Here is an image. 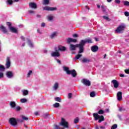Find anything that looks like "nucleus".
I'll list each match as a JSON object with an SVG mask.
<instances>
[{
    "label": "nucleus",
    "mask_w": 129,
    "mask_h": 129,
    "mask_svg": "<svg viewBox=\"0 0 129 129\" xmlns=\"http://www.w3.org/2000/svg\"><path fill=\"white\" fill-rule=\"evenodd\" d=\"M84 44V41H81L79 44H76V45H73L71 44L70 45V50L71 51H74V50H76V48H79L80 50L79 51V53L80 54L81 53H83L84 47H83V44Z\"/></svg>",
    "instance_id": "1"
},
{
    "label": "nucleus",
    "mask_w": 129,
    "mask_h": 129,
    "mask_svg": "<svg viewBox=\"0 0 129 129\" xmlns=\"http://www.w3.org/2000/svg\"><path fill=\"white\" fill-rule=\"evenodd\" d=\"M64 71H66L67 72V74L73 76V77H76V75H77V73H76V71L75 70L70 71L69 70V68L68 67H63Z\"/></svg>",
    "instance_id": "2"
},
{
    "label": "nucleus",
    "mask_w": 129,
    "mask_h": 129,
    "mask_svg": "<svg viewBox=\"0 0 129 129\" xmlns=\"http://www.w3.org/2000/svg\"><path fill=\"white\" fill-rule=\"evenodd\" d=\"M93 115L95 118V120H98L99 119L98 122H101V121H103V120H104V117L102 115L100 116L95 113H93Z\"/></svg>",
    "instance_id": "3"
},
{
    "label": "nucleus",
    "mask_w": 129,
    "mask_h": 129,
    "mask_svg": "<svg viewBox=\"0 0 129 129\" xmlns=\"http://www.w3.org/2000/svg\"><path fill=\"white\" fill-rule=\"evenodd\" d=\"M60 124L62 125V126H63V127L68 128L69 127L68 122L65 121V119L63 118H61Z\"/></svg>",
    "instance_id": "4"
},
{
    "label": "nucleus",
    "mask_w": 129,
    "mask_h": 129,
    "mask_svg": "<svg viewBox=\"0 0 129 129\" xmlns=\"http://www.w3.org/2000/svg\"><path fill=\"white\" fill-rule=\"evenodd\" d=\"M125 28V26L124 25H120L115 30V33H121L123 30Z\"/></svg>",
    "instance_id": "5"
},
{
    "label": "nucleus",
    "mask_w": 129,
    "mask_h": 129,
    "mask_svg": "<svg viewBox=\"0 0 129 129\" xmlns=\"http://www.w3.org/2000/svg\"><path fill=\"white\" fill-rule=\"evenodd\" d=\"M9 122L11 125H13L15 126V125H17L18 124V122H17V120H16V118L12 117L9 120Z\"/></svg>",
    "instance_id": "6"
},
{
    "label": "nucleus",
    "mask_w": 129,
    "mask_h": 129,
    "mask_svg": "<svg viewBox=\"0 0 129 129\" xmlns=\"http://www.w3.org/2000/svg\"><path fill=\"white\" fill-rule=\"evenodd\" d=\"M82 82L86 86H90V85H91V83L90 82V81H89V80L87 79H82Z\"/></svg>",
    "instance_id": "7"
},
{
    "label": "nucleus",
    "mask_w": 129,
    "mask_h": 129,
    "mask_svg": "<svg viewBox=\"0 0 129 129\" xmlns=\"http://www.w3.org/2000/svg\"><path fill=\"white\" fill-rule=\"evenodd\" d=\"M56 9H57L56 8L49 7L48 6L43 8V10H44L45 11H55Z\"/></svg>",
    "instance_id": "8"
},
{
    "label": "nucleus",
    "mask_w": 129,
    "mask_h": 129,
    "mask_svg": "<svg viewBox=\"0 0 129 129\" xmlns=\"http://www.w3.org/2000/svg\"><path fill=\"white\" fill-rule=\"evenodd\" d=\"M6 65V68H10L11 67V60L9 57H8L7 58Z\"/></svg>",
    "instance_id": "9"
},
{
    "label": "nucleus",
    "mask_w": 129,
    "mask_h": 129,
    "mask_svg": "<svg viewBox=\"0 0 129 129\" xmlns=\"http://www.w3.org/2000/svg\"><path fill=\"white\" fill-rule=\"evenodd\" d=\"M117 98L118 100H119V101H120V100L122 99V93H121V92H119L117 93Z\"/></svg>",
    "instance_id": "10"
},
{
    "label": "nucleus",
    "mask_w": 129,
    "mask_h": 129,
    "mask_svg": "<svg viewBox=\"0 0 129 129\" xmlns=\"http://www.w3.org/2000/svg\"><path fill=\"white\" fill-rule=\"evenodd\" d=\"M112 83H113L115 88H117V87H118V82H117V81L113 80L112 81Z\"/></svg>",
    "instance_id": "11"
},
{
    "label": "nucleus",
    "mask_w": 129,
    "mask_h": 129,
    "mask_svg": "<svg viewBox=\"0 0 129 129\" xmlns=\"http://www.w3.org/2000/svg\"><path fill=\"white\" fill-rule=\"evenodd\" d=\"M67 42L69 43H76V42H77V40L76 39H74V38H69L67 39Z\"/></svg>",
    "instance_id": "12"
},
{
    "label": "nucleus",
    "mask_w": 129,
    "mask_h": 129,
    "mask_svg": "<svg viewBox=\"0 0 129 129\" xmlns=\"http://www.w3.org/2000/svg\"><path fill=\"white\" fill-rule=\"evenodd\" d=\"M81 41H83V42H84V44H83V48H84L83 47L84 46V45H85V43H92V40L91 39H86L85 40H81Z\"/></svg>",
    "instance_id": "13"
},
{
    "label": "nucleus",
    "mask_w": 129,
    "mask_h": 129,
    "mask_svg": "<svg viewBox=\"0 0 129 129\" xmlns=\"http://www.w3.org/2000/svg\"><path fill=\"white\" fill-rule=\"evenodd\" d=\"M29 7L32 9H37V5L34 3H29Z\"/></svg>",
    "instance_id": "14"
},
{
    "label": "nucleus",
    "mask_w": 129,
    "mask_h": 129,
    "mask_svg": "<svg viewBox=\"0 0 129 129\" xmlns=\"http://www.w3.org/2000/svg\"><path fill=\"white\" fill-rule=\"evenodd\" d=\"M91 49L92 51V52H96L98 51V47L97 46L95 45L92 46Z\"/></svg>",
    "instance_id": "15"
},
{
    "label": "nucleus",
    "mask_w": 129,
    "mask_h": 129,
    "mask_svg": "<svg viewBox=\"0 0 129 129\" xmlns=\"http://www.w3.org/2000/svg\"><path fill=\"white\" fill-rule=\"evenodd\" d=\"M52 57H59L60 56V53L58 52H53L51 53Z\"/></svg>",
    "instance_id": "16"
},
{
    "label": "nucleus",
    "mask_w": 129,
    "mask_h": 129,
    "mask_svg": "<svg viewBox=\"0 0 129 129\" xmlns=\"http://www.w3.org/2000/svg\"><path fill=\"white\" fill-rule=\"evenodd\" d=\"M0 30L3 32V33H8V31L7 30V29H6V27H4V26L1 25L0 26Z\"/></svg>",
    "instance_id": "17"
},
{
    "label": "nucleus",
    "mask_w": 129,
    "mask_h": 129,
    "mask_svg": "<svg viewBox=\"0 0 129 129\" xmlns=\"http://www.w3.org/2000/svg\"><path fill=\"white\" fill-rule=\"evenodd\" d=\"M9 29L11 31V32H12V33H17L18 32V30H17V29H16V28H14L13 27H10Z\"/></svg>",
    "instance_id": "18"
},
{
    "label": "nucleus",
    "mask_w": 129,
    "mask_h": 129,
    "mask_svg": "<svg viewBox=\"0 0 129 129\" xmlns=\"http://www.w3.org/2000/svg\"><path fill=\"white\" fill-rule=\"evenodd\" d=\"M7 76L8 78H12L13 77V73L12 72H8L7 73Z\"/></svg>",
    "instance_id": "19"
},
{
    "label": "nucleus",
    "mask_w": 129,
    "mask_h": 129,
    "mask_svg": "<svg viewBox=\"0 0 129 129\" xmlns=\"http://www.w3.org/2000/svg\"><path fill=\"white\" fill-rule=\"evenodd\" d=\"M10 106L12 108H14L15 107H16V102H14V101H12L10 102Z\"/></svg>",
    "instance_id": "20"
},
{
    "label": "nucleus",
    "mask_w": 129,
    "mask_h": 129,
    "mask_svg": "<svg viewBox=\"0 0 129 129\" xmlns=\"http://www.w3.org/2000/svg\"><path fill=\"white\" fill-rule=\"evenodd\" d=\"M58 50H59V51H65L66 50V48L64 46L59 45L58 46Z\"/></svg>",
    "instance_id": "21"
},
{
    "label": "nucleus",
    "mask_w": 129,
    "mask_h": 129,
    "mask_svg": "<svg viewBox=\"0 0 129 129\" xmlns=\"http://www.w3.org/2000/svg\"><path fill=\"white\" fill-rule=\"evenodd\" d=\"M82 61L83 63H87V62H90V59H87L86 58H84Z\"/></svg>",
    "instance_id": "22"
},
{
    "label": "nucleus",
    "mask_w": 129,
    "mask_h": 129,
    "mask_svg": "<svg viewBox=\"0 0 129 129\" xmlns=\"http://www.w3.org/2000/svg\"><path fill=\"white\" fill-rule=\"evenodd\" d=\"M43 5H49V0H43Z\"/></svg>",
    "instance_id": "23"
},
{
    "label": "nucleus",
    "mask_w": 129,
    "mask_h": 129,
    "mask_svg": "<svg viewBox=\"0 0 129 129\" xmlns=\"http://www.w3.org/2000/svg\"><path fill=\"white\" fill-rule=\"evenodd\" d=\"M82 54H77L76 56L75 59V60H78V59H79L80 58V57H82Z\"/></svg>",
    "instance_id": "24"
},
{
    "label": "nucleus",
    "mask_w": 129,
    "mask_h": 129,
    "mask_svg": "<svg viewBox=\"0 0 129 129\" xmlns=\"http://www.w3.org/2000/svg\"><path fill=\"white\" fill-rule=\"evenodd\" d=\"M22 92H23V95L24 96L28 95V93H29L27 90H23Z\"/></svg>",
    "instance_id": "25"
},
{
    "label": "nucleus",
    "mask_w": 129,
    "mask_h": 129,
    "mask_svg": "<svg viewBox=\"0 0 129 129\" xmlns=\"http://www.w3.org/2000/svg\"><path fill=\"white\" fill-rule=\"evenodd\" d=\"M124 6L126 7H129V2L128 1H123Z\"/></svg>",
    "instance_id": "26"
},
{
    "label": "nucleus",
    "mask_w": 129,
    "mask_h": 129,
    "mask_svg": "<svg viewBox=\"0 0 129 129\" xmlns=\"http://www.w3.org/2000/svg\"><path fill=\"white\" fill-rule=\"evenodd\" d=\"M56 36H57V33L56 32H54L51 35H50V38L53 39V38L56 37Z\"/></svg>",
    "instance_id": "27"
},
{
    "label": "nucleus",
    "mask_w": 129,
    "mask_h": 129,
    "mask_svg": "<svg viewBox=\"0 0 129 129\" xmlns=\"http://www.w3.org/2000/svg\"><path fill=\"white\" fill-rule=\"evenodd\" d=\"M58 85H58V83H56L54 84V86H53V88H54V90H56L58 88Z\"/></svg>",
    "instance_id": "28"
},
{
    "label": "nucleus",
    "mask_w": 129,
    "mask_h": 129,
    "mask_svg": "<svg viewBox=\"0 0 129 129\" xmlns=\"http://www.w3.org/2000/svg\"><path fill=\"white\" fill-rule=\"evenodd\" d=\"M20 101L22 102V103H25V102H27V100L26 99L23 98L21 99Z\"/></svg>",
    "instance_id": "29"
},
{
    "label": "nucleus",
    "mask_w": 129,
    "mask_h": 129,
    "mask_svg": "<svg viewBox=\"0 0 129 129\" xmlns=\"http://www.w3.org/2000/svg\"><path fill=\"white\" fill-rule=\"evenodd\" d=\"M90 95L91 97H94L95 96V92H92L90 93Z\"/></svg>",
    "instance_id": "30"
},
{
    "label": "nucleus",
    "mask_w": 129,
    "mask_h": 129,
    "mask_svg": "<svg viewBox=\"0 0 129 129\" xmlns=\"http://www.w3.org/2000/svg\"><path fill=\"white\" fill-rule=\"evenodd\" d=\"M117 128V124H114L112 126L111 129H116Z\"/></svg>",
    "instance_id": "31"
},
{
    "label": "nucleus",
    "mask_w": 129,
    "mask_h": 129,
    "mask_svg": "<svg viewBox=\"0 0 129 129\" xmlns=\"http://www.w3.org/2000/svg\"><path fill=\"white\" fill-rule=\"evenodd\" d=\"M53 16H51V15L48 16L47 17V19H48V21H52V20H53Z\"/></svg>",
    "instance_id": "32"
},
{
    "label": "nucleus",
    "mask_w": 129,
    "mask_h": 129,
    "mask_svg": "<svg viewBox=\"0 0 129 129\" xmlns=\"http://www.w3.org/2000/svg\"><path fill=\"white\" fill-rule=\"evenodd\" d=\"M98 113L99 114H103L104 113V111H103V110H99V111L98 112Z\"/></svg>",
    "instance_id": "33"
},
{
    "label": "nucleus",
    "mask_w": 129,
    "mask_h": 129,
    "mask_svg": "<svg viewBox=\"0 0 129 129\" xmlns=\"http://www.w3.org/2000/svg\"><path fill=\"white\" fill-rule=\"evenodd\" d=\"M55 100L56 101H58V102H61V98L56 97V98H55Z\"/></svg>",
    "instance_id": "34"
},
{
    "label": "nucleus",
    "mask_w": 129,
    "mask_h": 129,
    "mask_svg": "<svg viewBox=\"0 0 129 129\" xmlns=\"http://www.w3.org/2000/svg\"><path fill=\"white\" fill-rule=\"evenodd\" d=\"M59 106L60 104H59V103H55L53 104V107H59Z\"/></svg>",
    "instance_id": "35"
},
{
    "label": "nucleus",
    "mask_w": 129,
    "mask_h": 129,
    "mask_svg": "<svg viewBox=\"0 0 129 129\" xmlns=\"http://www.w3.org/2000/svg\"><path fill=\"white\" fill-rule=\"evenodd\" d=\"M0 70L2 71H5V67L2 64H0Z\"/></svg>",
    "instance_id": "36"
},
{
    "label": "nucleus",
    "mask_w": 129,
    "mask_h": 129,
    "mask_svg": "<svg viewBox=\"0 0 129 129\" xmlns=\"http://www.w3.org/2000/svg\"><path fill=\"white\" fill-rule=\"evenodd\" d=\"M79 121V118L78 117H77L74 120L75 123H77Z\"/></svg>",
    "instance_id": "37"
},
{
    "label": "nucleus",
    "mask_w": 129,
    "mask_h": 129,
    "mask_svg": "<svg viewBox=\"0 0 129 129\" xmlns=\"http://www.w3.org/2000/svg\"><path fill=\"white\" fill-rule=\"evenodd\" d=\"M103 19H104L105 20H106V21H110V19H109V18H108V17L103 16Z\"/></svg>",
    "instance_id": "38"
},
{
    "label": "nucleus",
    "mask_w": 129,
    "mask_h": 129,
    "mask_svg": "<svg viewBox=\"0 0 129 129\" xmlns=\"http://www.w3.org/2000/svg\"><path fill=\"white\" fill-rule=\"evenodd\" d=\"M22 119H23L24 120H28V117L23 115L22 116Z\"/></svg>",
    "instance_id": "39"
},
{
    "label": "nucleus",
    "mask_w": 129,
    "mask_h": 129,
    "mask_svg": "<svg viewBox=\"0 0 129 129\" xmlns=\"http://www.w3.org/2000/svg\"><path fill=\"white\" fill-rule=\"evenodd\" d=\"M101 9H102L103 13H104V12H105V9H106L105 7H104V6H102Z\"/></svg>",
    "instance_id": "40"
},
{
    "label": "nucleus",
    "mask_w": 129,
    "mask_h": 129,
    "mask_svg": "<svg viewBox=\"0 0 129 129\" xmlns=\"http://www.w3.org/2000/svg\"><path fill=\"white\" fill-rule=\"evenodd\" d=\"M7 2L9 5H12L13 4V0H8Z\"/></svg>",
    "instance_id": "41"
},
{
    "label": "nucleus",
    "mask_w": 129,
    "mask_h": 129,
    "mask_svg": "<svg viewBox=\"0 0 129 129\" xmlns=\"http://www.w3.org/2000/svg\"><path fill=\"white\" fill-rule=\"evenodd\" d=\"M7 26L9 27V29H10V28L12 27V23H11V22H7Z\"/></svg>",
    "instance_id": "42"
},
{
    "label": "nucleus",
    "mask_w": 129,
    "mask_h": 129,
    "mask_svg": "<svg viewBox=\"0 0 129 129\" xmlns=\"http://www.w3.org/2000/svg\"><path fill=\"white\" fill-rule=\"evenodd\" d=\"M124 15L125 17H129V13L127 12H124Z\"/></svg>",
    "instance_id": "43"
},
{
    "label": "nucleus",
    "mask_w": 129,
    "mask_h": 129,
    "mask_svg": "<svg viewBox=\"0 0 129 129\" xmlns=\"http://www.w3.org/2000/svg\"><path fill=\"white\" fill-rule=\"evenodd\" d=\"M31 74H32V71H29L28 74V77H30Z\"/></svg>",
    "instance_id": "44"
},
{
    "label": "nucleus",
    "mask_w": 129,
    "mask_h": 129,
    "mask_svg": "<svg viewBox=\"0 0 129 129\" xmlns=\"http://www.w3.org/2000/svg\"><path fill=\"white\" fill-rule=\"evenodd\" d=\"M115 3L116 4H120V0H115Z\"/></svg>",
    "instance_id": "45"
},
{
    "label": "nucleus",
    "mask_w": 129,
    "mask_h": 129,
    "mask_svg": "<svg viewBox=\"0 0 129 129\" xmlns=\"http://www.w3.org/2000/svg\"><path fill=\"white\" fill-rule=\"evenodd\" d=\"M124 72L126 74H129V70H125Z\"/></svg>",
    "instance_id": "46"
},
{
    "label": "nucleus",
    "mask_w": 129,
    "mask_h": 129,
    "mask_svg": "<svg viewBox=\"0 0 129 129\" xmlns=\"http://www.w3.org/2000/svg\"><path fill=\"white\" fill-rule=\"evenodd\" d=\"M4 77V74L3 73H0V79Z\"/></svg>",
    "instance_id": "47"
},
{
    "label": "nucleus",
    "mask_w": 129,
    "mask_h": 129,
    "mask_svg": "<svg viewBox=\"0 0 129 129\" xmlns=\"http://www.w3.org/2000/svg\"><path fill=\"white\" fill-rule=\"evenodd\" d=\"M71 97H72V93H69L68 94V98H71Z\"/></svg>",
    "instance_id": "48"
},
{
    "label": "nucleus",
    "mask_w": 129,
    "mask_h": 129,
    "mask_svg": "<svg viewBox=\"0 0 129 129\" xmlns=\"http://www.w3.org/2000/svg\"><path fill=\"white\" fill-rule=\"evenodd\" d=\"M16 109L17 111H19V110H20V109H21V107H20V106L17 107Z\"/></svg>",
    "instance_id": "49"
},
{
    "label": "nucleus",
    "mask_w": 129,
    "mask_h": 129,
    "mask_svg": "<svg viewBox=\"0 0 129 129\" xmlns=\"http://www.w3.org/2000/svg\"><path fill=\"white\" fill-rule=\"evenodd\" d=\"M73 36L74 37V38H75L78 37V35L77 34H75L73 35Z\"/></svg>",
    "instance_id": "50"
},
{
    "label": "nucleus",
    "mask_w": 129,
    "mask_h": 129,
    "mask_svg": "<svg viewBox=\"0 0 129 129\" xmlns=\"http://www.w3.org/2000/svg\"><path fill=\"white\" fill-rule=\"evenodd\" d=\"M100 128L104 129V128H105V126H101L100 127Z\"/></svg>",
    "instance_id": "51"
},
{
    "label": "nucleus",
    "mask_w": 129,
    "mask_h": 129,
    "mask_svg": "<svg viewBox=\"0 0 129 129\" xmlns=\"http://www.w3.org/2000/svg\"><path fill=\"white\" fill-rule=\"evenodd\" d=\"M21 39L23 40V41H25V37L21 36Z\"/></svg>",
    "instance_id": "52"
},
{
    "label": "nucleus",
    "mask_w": 129,
    "mask_h": 129,
    "mask_svg": "<svg viewBox=\"0 0 129 129\" xmlns=\"http://www.w3.org/2000/svg\"><path fill=\"white\" fill-rule=\"evenodd\" d=\"M55 127L56 129H59V126L57 125H55Z\"/></svg>",
    "instance_id": "53"
},
{
    "label": "nucleus",
    "mask_w": 129,
    "mask_h": 129,
    "mask_svg": "<svg viewBox=\"0 0 129 129\" xmlns=\"http://www.w3.org/2000/svg\"><path fill=\"white\" fill-rule=\"evenodd\" d=\"M56 60H57V62L59 63V64H61V61H60V60L57 59Z\"/></svg>",
    "instance_id": "54"
},
{
    "label": "nucleus",
    "mask_w": 129,
    "mask_h": 129,
    "mask_svg": "<svg viewBox=\"0 0 129 129\" xmlns=\"http://www.w3.org/2000/svg\"><path fill=\"white\" fill-rule=\"evenodd\" d=\"M41 27H45V23H42L41 24Z\"/></svg>",
    "instance_id": "55"
},
{
    "label": "nucleus",
    "mask_w": 129,
    "mask_h": 129,
    "mask_svg": "<svg viewBox=\"0 0 129 129\" xmlns=\"http://www.w3.org/2000/svg\"><path fill=\"white\" fill-rule=\"evenodd\" d=\"M120 77H124V75L120 74Z\"/></svg>",
    "instance_id": "56"
},
{
    "label": "nucleus",
    "mask_w": 129,
    "mask_h": 129,
    "mask_svg": "<svg viewBox=\"0 0 129 129\" xmlns=\"http://www.w3.org/2000/svg\"><path fill=\"white\" fill-rule=\"evenodd\" d=\"M29 13H30V14H33V13H34V11H29Z\"/></svg>",
    "instance_id": "57"
},
{
    "label": "nucleus",
    "mask_w": 129,
    "mask_h": 129,
    "mask_svg": "<svg viewBox=\"0 0 129 129\" xmlns=\"http://www.w3.org/2000/svg\"><path fill=\"white\" fill-rule=\"evenodd\" d=\"M34 114H35V115H38V114H39V113L38 112H35Z\"/></svg>",
    "instance_id": "58"
},
{
    "label": "nucleus",
    "mask_w": 129,
    "mask_h": 129,
    "mask_svg": "<svg viewBox=\"0 0 129 129\" xmlns=\"http://www.w3.org/2000/svg\"><path fill=\"white\" fill-rule=\"evenodd\" d=\"M29 45L31 46V47H33V44H32V43L29 42Z\"/></svg>",
    "instance_id": "59"
},
{
    "label": "nucleus",
    "mask_w": 129,
    "mask_h": 129,
    "mask_svg": "<svg viewBox=\"0 0 129 129\" xmlns=\"http://www.w3.org/2000/svg\"><path fill=\"white\" fill-rule=\"evenodd\" d=\"M111 1L112 0H107L108 3H111Z\"/></svg>",
    "instance_id": "60"
},
{
    "label": "nucleus",
    "mask_w": 129,
    "mask_h": 129,
    "mask_svg": "<svg viewBox=\"0 0 129 129\" xmlns=\"http://www.w3.org/2000/svg\"><path fill=\"white\" fill-rule=\"evenodd\" d=\"M106 112H108L109 111V110L108 109H106Z\"/></svg>",
    "instance_id": "61"
},
{
    "label": "nucleus",
    "mask_w": 129,
    "mask_h": 129,
    "mask_svg": "<svg viewBox=\"0 0 129 129\" xmlns=\"http://www.w3.org/2000/svg\"><path fill=\"white\" fill-rule=\"evenodd\" d=\"M86 8L88 9V10H89V8H88V6H86Z\"/></svg>",
    "instance_id": "62"
},
{
    "label": "nucleus",
    "mask_w": 129,
    "mask_h": 129,
    "mask_svg": "<svg viewBox=\"0 0 129 129\" xmlns=\"http://www.w3.org/2000/svg\"><path fill=\"white\" fill-rule=\"evenodd\" d=\"M19 1H20V0H14V2H19Z\"/></svg>",
    "instance_id": "63"
},
{
    "label": "nucleus",
    "mask_w": 129,
    "mask_h": 129,
    "mask_svg": "<svg viewBox=\"0 0 129 129\" xmlns=\"http://www.w3.org/2000/svg\"><path fill=\"white\" fill-rule=\"evenodd\" d=\"M96 129H99V128L98 127V126L96 127Z\"/></svg>",
    "instance_id": "64"
}]
</instances>
